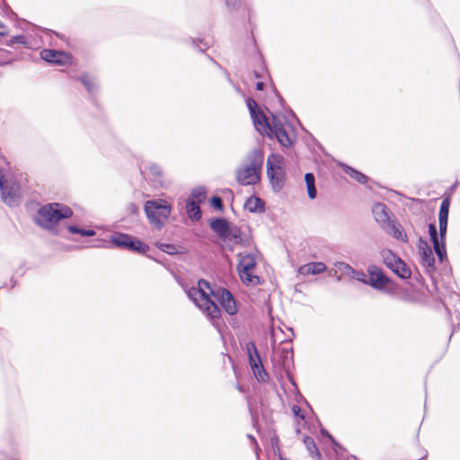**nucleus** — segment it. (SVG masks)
I'll list each match as a JSON object with an SVG mask.
<instances>
[{"label":"nucleus","mask_w":460,"mask_h":460,"mask_svg":"<svg viewBox=\"0 0 460 460\" xmlns=\"http://www.w3.org/2000/svg\"><path fill=\"white\" fill-rule=\"evenodd\" d=\"M186 293L188 297L207 314L213 325L217 327L220 320V310L217 304H220L228 314L234 315L238 311L236 302L230 291L226 288L213 289L204 279H200L198 282V287L190 288Z\"/></svg>","instance_id":"1"},{"label":"nucleus","mask_w":460,"mask_h":460,"mask_svg":"<svg viewBox=\"0 0 460 460\" xmlns=\"http://www.w3.org/2000/svg\"><path fill=\"white\" fill-rule=\"evenodd\" d=\"M72 209L61 203H49L41 206L34 216L36 225L55 234H61L59 222L72 217Z\"/></svg>","instance_id":"2"},{"label":"nucleus","mask_w":460,"mask_h":460,"mask_svg":"<svg viewBox=\"0 0 460 460\" xmlns=\"http://www.w3.org/2000/svg\"><path fill=\"white\" fill-rule=\"evenodd\" d=\"M252 119L256 130L261 135H266L269 137H275L279 143L284 147L292 146V140L284 124L278 117L272 115L271 121L270 122L266 115L261 111L256 115L252 116Z\"/></svg>","instance_id":"3"},{"label":"nucleus","mask_w":460,"mask_h":460,"mask_svg":"<svg viewBox=\"0 0 460 460\" xmlns=\"http://www.w3.org/2000/svg\"><path fill=\"white\" fill-rule=\"evenodd\" d=\"M144 210L149 224L160 230L172 213V206L163 199H149L145 202Z\"/></svg>","instance_id":"4"},{"label":"nucleus","mask_w":460,"mask_h":460,"mask_svg":"<svg viewBox=\"0 0 460 460\" xmlns=\"http://www.w3.org/2000/svg\"><path fill=\"white\" fill-rule=\"evenodd\" d=\"M0 195L2 200L9 207H16L20 204V186L9 174H4L0 170Z\"/></svg>","instance_id":"5"},{"label":"nucleus","mask_w":460,"mask_h":460,"mask_svg":"<svg viewBox=\"0 0 460 460\" xmlns=\"http://www.w3.org/2000/svg\"><path fill=\"white\" fill-rule=\"evenodd\" d=\"M239 263L237 266L239 277L246 285L260 284V278L254 273L257 261L253 253H239Z\"/></svg>","instance_id":"6"},{"label":"nucleus","mask_w":460,"mask_h":460,"mask_svg":"<svg viewBox=\"0 0 460 460\" xmlns=\"http://www.w3.org/2000/svg\"><path fill=\"white\" fill-rule=\"evenodd\" d=\"M284 157L278 154H271L267 159V175L275 190H280L285 180L283 169Z\"/></svg>","instance_id":"7"},{"label":"nucleus","mask_w":460,"mask_h":460,"mask_svg":"<svg viewBox=\"0 0 460 460\" xmlns=\"http://www.w3.org/2000/svg\"><path fill=\"white\" fill-rule=\"evenodd\" d=\"M111 242L116 247L127 249L140 254H145L149 250V246L146 243L123 233H116L112 234Z\"/></svg>","instance_id":"8"},{"label":"nucleus","mask_w":460,"mask_h":460,"mask_svg":"<svg viewBox=\"0 0 460 460\" xmlns=\"http://www.w3.org/2000/svg\"><path fill=\"white\" fill-rule=\"evenodd\" d=\"M245 349L249 358L250 367L255 377L260 381H265L267 378V373L261 363L255 343L253 341L247 342Z\"/></svg>","instance_id":"9"},{"label":"nucleus","mask_w":460,"mask_h":460,"mask_svg":"<svg viewBox=\"0 0 460 460\" xmlns=\"http://www.w3.org/2000/svg\"><path fill=\"white\" fill-rule=\"evenodd\" d=\"M368 282L373 288L376 290L385 291L387 286L391 283L389 278H387L383 270L376 265H370L367 268Z\"/></svg>","instance_id":"10"},{"label":"nucleus","mask_w":460,"mask_h":460,"mask_svg":"<svg viewBox=\"0 0 460 460\" xmlns=\"http://www.w3.org/2000/svg\"><path fill=\"white\" fill-rule=\"evenodd\" d=\"M418 249L421 265L426 269L427 272H433L435 270V258L431 247L426 241L420 239Z\"/></svg>","instance_id":"11"},{"label":"nucleus","mask_w":460,"mask_h":460,"mask_svg":"<svg viewBox=\"0 0 460 460\" xmlns=\"http://www.w3.org/2000/svg\"><path fill=\"white\" fill-rule=\"evenodd\" d=\"M40 58L51 64L63 66L70 62L71 57L64 51L45 49L40 51Z\"/></svg>","instance_id":"12"},{"label":"nucleus","mask_w":460,"mask_h":460,"mask_svg":"<svg viewBox=\"0 0 460 460\" xmlns=\"http://www.w3.org/2000/svg\"><path fill=\"white\" fill-rule=\"evenodd\" d=\"M259 171L252 167L244 166L236 172V180L242 185H252L259 181Z\"/></svg>","instance_id":"13"},{"label":"nucleus","mask_w":460,"mask_h":460,"mask_svg":"<svg viewBox=\"0 0 460 460\" xmlns=\"http://www.w3.org/2000/svg\"><path fill=\"white\" fill-rule=\"evenodd\" d=\"M429 234L430 236V240L433 243L434 251L438 257L439 261L442 262L447 259V251L446 247L442 242H439V237L438 234L437 227L434 224L429 225Z\"/></svg>","instance_id":"14"},{"label":"nucleus","mask_w":460,"mask_h":460,"mask_svg":"<svg viewBox=\"0 0 460 460\" xmlns=\"http://www.w3.org/2000/svg\"><path fill=\"white\" fill-rule=\"evenodd\" d=\"M373 215L376 220V222L382 226V227H385V226L392 221L390 219L388 208L385 204L376 203L373 207Z\"/></svg>","instance_id":"15"},{"label":"nucleus","mask_w":460,"mask_h":460,"mask_svg":"<svg viewBox=\"0 0 460 460\" xmlns=\"http://www.w3.org/2000/svg\"><path fill=\"white\" fill-rule=\"evenodd\" d=\"M210 228L221 238L229 235V224L224 218H214L210 221Z\"/></svg>","instance_id":"16"},{"label":"nucleus","mask_w":460,"mask_h":460,"mask_svg":"<svg viewBox=\"0 0 460 460\" xmlns=\"http://www.w3.org/2000/svg\"><path fill=\"white\" fill-rule=\"evenodd\" d=\"M326 270V266L323 262H309L302 265L298 269L301 275H316L323 273Z\"/></svg>","instance_id":"17"},{"label":"nucleus","mask_w":460,"mask_h":460,"mask_svg":"<svg viewBox=\"0 0 460 460\" xmlns=\"http://www.w3.org/2000/svg\"><path fill=\"white\" fill-rule=\"evenodd\" d=\"M384 228L395 239L407 242V235L399 223L392 220Z\"/></svg>","instance_id":"18"},{"label":"nucleus","mask_w":460,"mask_h":460,"mask_svg":"<svg viewBox=\"0 0 460 460\" xmlns=\"http://www.w3.org/2000/svg\"><path fill=\"white\" fill-rule=\"evenodd\" d=\"M244 208L252 213H261L264 211L265 204L260 198L251 196L246 199Z\"/></svg>","instance_id":"19"},{"label":"nucleus","mask_w":460,"mask_h":460,"mask_svg":"<svg viewBox=\"0 0 460 460\" xmlns=\"http://www.w3.org/2000/svg\"><path fill=\"white\" fill-rule=\"evenodd\" d=\"M390 270L403 279H409L411 275V270L401 258L397 259L395 263L391 266Z\"/></svg>","instance_id":"20"},{"label":"nucleus","mask_w":460,"mask_h":460,"mask_svg":"<svg viewBox=\"0 0 460 460\" xmlns=\"http://www.w3.org/2000/svg\"><path fill=\"white\" fill-rule=\"evenodd\" d=\"M249 164L246 166L252 167L257 171H261L263 163V153L261 149H253L248 155Z\"/></svg>","instance_id":"21"},{"label":"nucleus","mask_w":460,"mask_h":460,"mask_svg":"<svg viewBox=\"0 0 460 460\" xmlns=\"http://www.w3.org/2000/svg\"><path fill=\"white\" fill-rule=\"evenodd\" d=\"M186 210L188 216L192 220H199L201 217L199 206L194 200L189 199L186 204Z\"/></svg>","instance_id":"22"},{"label":"nucleus","mask_w":460,"mask_h":460,"mask_svg":"<svg viewBox=\"0 0 460 460\" xmlns=\"http://www.w3.org/2000/svg\"><path fill=\"white\" fill-rule=\"evenodd\" d=\"M343 170L347 174H349L352 179H354L358 183L363 184L367 181V177L365 174L348 165H344Z\"/></svg>","instance_id":"23"},{"label":"nucleus","mask_w":460,"mask_h":460,"mask_svg":"<svg viewBox=\"0 0 460 460\" xmlns=\"http://www.w3.org/2000/svg\"><path fill=\"white\" fill-rule=\"evenodd\" d=\"M305 181L307 188L308 197L313 199L316 197V188L314 186V176L311 172H307L305 175Z\"/></svg>","instance_id":"24"},{"label":"nucleus","mask_w":460,"mask_h":460,"mask_svg":"<svg viewBox=\"0 0 460 460\" xmlns=\"http://www.w3.org/2000/svg\"><path fill=\"white\" fill-rule=\"evenodd\" d=\"M381 256H382L384 263L389 269L391 268V266H393L394 263H395V261L399 258L396 254H394L390 250H384V251H382L381 252Z\"/></svg>","instance_id":"25"},{"label":"nucleus","mask_w":460,"mask_h":460,"mask_svg":"<svg viewBox=\"0 0 460 460\" xmlns=\"http://www.w3.org/2000/svg\"><path fill=\"white\" fill-rule=\"evenodd\" d=\"M80 81L89 93L93 94L95 93L97 86L92 77L88 75H84L80 77Z\"/></svg>","instance_id":"26"},{"label":"nucleus","mask_w":460,"mask_h":460,"mask_svg":"<svg viewBox=\"0 0 460 460\" xmlns=\"http://www.w3.org/2000/svg\"><path fill=\"white\" fill-rule=\"evenodd\" d=\"M449 213V201L447 199H444L440 205L439 213H438V222H447L448 219Z\"/></svg>","instance_id":"27"},{"label":"nucleus","mask_w":460,"mask_h":460,"mask_svg":"<svg viewBox=\"0 0 460 460\" xmlns=\"http://www.w3.org/2000/svg\"><path fill=\"white\" fill-rule=\"evenodd\" d=\"M67 231L71 234H78L82 236H93L95 232L92 229H83L75 226H68Z\"/></svg>","instance_id":"28"},{"label":"nucleus","mask_w":460,"mask_h":460,"mask_svg":"<svg viewBox=\"0 0 460 460\" xmlns=\"http://www.w3.org/2000/svg\"><path fill=\"white\" fill-rule=\"evenodd\" d=\"M304 443L309 452V454L312 456H319V451H318V448L314 441V439L310 437H305V439H304Z\"/></svg>","instance_id":"29"},{"label":"nucleus","mask_w":460,"mask_h":460,"mask_svg":"<svg viewBox=\"0 0 460 460\" xmlns=\"http://www.w3.org/2000/svg\"><path fill=\"white\" fill-rule=\"evenodd\" d=\"M336 269L344 275L349 276L354 273V269L346 262L338 261L335 263Z\"/></svg>","instance_id":"30"},{"label":"nucleus","mask_w":460,"mask_h":460,"mask_svg":"<svg viewBox=\"0 0 460 460\" xmlns=\"http://www.w3.org/2000/svg\"><path fill=\"white\" fill-rule=\"evenodd\" d=\"M439 225V242H442L444 247H446V234L447 230V222H438Z\"/></svg>","instance_id":"31"},{"label":"nucleus","mask_w":460,"mask_h":460,"mask_svg":"<svg viewBox=\"0 0 460 460\" xmlns=\"http://www.w3.org/2000/svg\"><path fill=\"white\" fill-rule=\"evenodd\" d=\"M192 197L196 198L198 199V202L202 201L205 199L206 197V191L204 188H197L192 190L191 192Z\"/></svg>","instance_id":"32"},{"label":"nucleus","mask_w":460,"mask_h":460,"mask_svg":"<svg viewBox=\"0 0 460 460\" xmlns=\"http://www.w3.org/2000/svg\"><path fill=\"white\" fill-rule=\"evenodd\" d=\"M350 277L365 284L368 282L367 276L363 271L354 270V273H351Z\"/></svg>","instance_id":"33"},{"label":"nucleus","mask_w":460,"mask_h":460,"mask_svg":"<svg viewBox=\"0 0 460 460\" xmlns=\"http://www.w3.org/2000/svg\"><path fill=\"white\" fill-rule=\"evenodd\" d=\"M247 107L249 109V111H250V114H251V117L256 115L258 112H260L261 111L257 110V103L254 100L252 99H248L247 100Z\"/></svg>","instance_id":"34"},{"label":"nucleus","mask_w":460,"mask_h":460,"mask_svg":"<svg viewBox=\"0 0 460 460\" xmlns=\"http://www.w3.org/2000/svg\"><path fill=\"white\" fill-rule=\"evenodd\" d=\"M225 3L230 11H236L241 5V0H225Z\"/></svg>","instance_id":"35"},{"label":"nucleus","mask_w":460,"mask_h":460,"mask_svg":"<svg viewBox=\"0 0 460 460\" xmlns=\"http://www.w3.org/2000/svg\"><path fill=\"white\" fill-rule=\"evenodd\" d=\"M148 170L155 179H158L162 175L161 168L156 164H150Z\"/></svg>","instance_id":"36"},{"label":"nucleus","mask_w":460,"mask_h":460,"mask_svg":"<svg viewBox=\"0 0 460 460\" xmlns=\"http://www.w3.org/2000/svg\"><path fill=\"white\" fill-rule=\"evenodd\" d=\"M211 206L215 208H222V199L219 197H213L211 199Z\"/></svg>","instance_id":"37"},{"label":"nucleus","mask_w":460,"mask_h":460,"mask_svg":"<svg viewBox=\"0 0 460 460\" xmlns=\"http://www.w3.org/2000/svg\"><path fill=\"white\" fill-rule=\"evenodd\" d=\"M162 250L170 254L176 252V248L170 244H162Z\"/></svg>","instance_id":"38"},{"label":"nucleus","mask_w":460,"mask_h":460,"mask_svg":"<svg viewBox=\"0 0 460 460\" xmlns=\"http://www.w3.org/2000/svg\"><path fill=\"white\" fill-rule=\"evenodd\" d=\"M13 42L20 43V44H25L24 37L23 36L13 37Z\"/></svg>","instance_id":"39"},{"label":"nucleus","mask_w":460,"mask_h":460,"mask_svg":"<svg viewBox=\"0 0 460 460\" xmlns=\"http://www.w3.org/2000/svg\"><path fill=\"white\" fill-rule=\"evenodd\" d=\"M128 209L132 214H137L138 211V208L133 203L128 205Z\"/></svg>","instance_id":"40"},{"label":"nucleus","mask_w":460,"mask_h":460,"mask_svg":"<svg viewBox=\"0 0 460 460\" xmlns=\"http://www.w3.org/2000/svg\"><path fill=\"white\" fill-rule=\"evenodd\" d=\"M7 34V28L6 26L0 22V36H5Z\"/></svg>","instance_id":"41"},{"label":"nucleus","mask_w":460,"mask_h":460,"mask_svg":"<svg viewBox=\"0 0 460 460\" xmlns=\"http://www.w3.org/2000/svg\"><path fill=\"white\" fill-rule=\"evenodd\" d=\"M264 88V84L262 82H258L256 84V90L262 91Z\"/></svg>","instance_id":"42"},{"label":"nucleus","mask_w":460,"mask_h":460,"mask_svg":"<svg viewBox=\"0 0 460 460\" xmlns=\"http://www.w3.org/2000/svg\"><path fill=\"white\" fill-rule=\"evenodd\" d=\"M300 411H301L300 407H298V406H294L293 407V412H294L295 415L300 416V414H299Z\"/></svg>","instance_id":"43"},{"label":"nucleus","mask_w":460,"mask_h":460,"mask_svg":"<svg viewBox=\"0 0 460 460\" xmlns=\"http://www.w3.org/2000/svg\"><path fill=\"white\" fill-rule=\"evenodd\" d=\"M248 438H250V440L252 441V444L255 445L256 448L258 447V445H257V442L254 438V437L251 436V435H248Z\"/></svg>","instance_id":"44"},{"label":"nucleus","mask_w":460,"mask_h":460,"mask_svg":"<svg viewBox=\"0 0 460 460\" xmlns=\"http://www.w3.org/2000/svg\"><path fill=\"white\" fill-rule=\"evenodd\" d=\"M203 45H204V49H203V48H199V50H200L201 52H203V51H204V49H208V48H209V43H208V42H204V43H203Z\"/></svg>","instance_id":"45"},{"label":"nucleus","mask_w":460,"mask_h":460,"mask_svg":"<svg viewBox=\"0 0 460 460\" xmlns=\"http://www.w3.org/2000/svg\"><path fill=\"white\" fill-rule=\"evenodd\" d=\"M192 42H193V44H194L195 46L199 47V46L197 45V40H192Z\"/></svg>","instance_id":"46"},{"label":"nucleus","mask_w":460,"mask_h":460,"mask_svg":"<svg viewBox=\"0 0 460 460\" xmlns=\"http://www.w3.org/2000/svg\"><path fill=\"white\" fill-rule=\"evenodd\" d=\"M329 438H331L332 441L334 443L333 438H332V436L329 435Z\"/></svg>","instance_id":"47"}]
</instances>
